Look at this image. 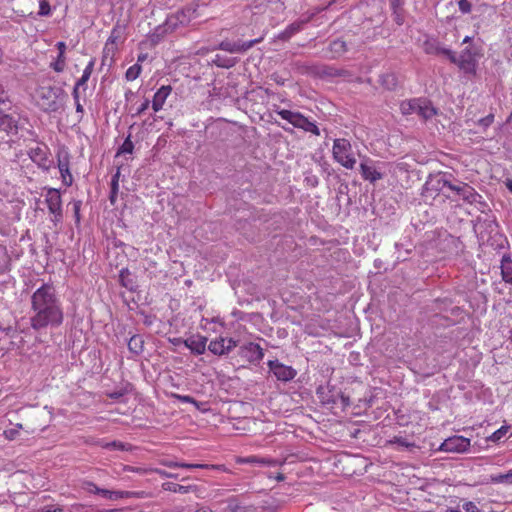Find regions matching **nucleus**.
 I'll list each match as a JSON object with an SVG mask.
<instances>
[{"mask_svg":"<svg viewBox=\"0 0 512 512\" xmlns=\"http://www.w3.org/2000/svg\"><path fill=\"white\" fill-rule=\"evenodd\" d=\"M31 327L40 330L48 326L57 327L63 322L61 303L52 285L43 284L31 297Z\"/></svg>","mask_w":512,"mask_h":512,"instance_id":"f257e3e1","label":"nucleus"},{"mask_svg":"<svg viewBox=\"0 0 512 512\" xmlns=\"http://www.w3.org/2000/svg\"><path fill=\"white\" fill-rule=\"evenodd\" d=\"M332 155L335 162L346 169L355 168L357 159L349 140L345 138H337L333 142Z\"/></svg>","mask_w":512,"mask_h":512,"instance_id":"f03ea898","label":"nucleus"},{"mask_svg":"<svg viewBox=\"0 0 512 512\" xmlns=\"http://www.w3.org/2000/svg\"><path fill=\"white\" fill-rule=\"evenodd\" d=\"M277 115H279L283 120H286L294 127L304 130L305 132H310L314 135H320L319 128L315 124V122L310 121L304 115L299 112L291 111L287 109H280L276 111Z\"/></svg>","mask_w":512,"mask_h":512,"instance_id":"7ed1b4c3","label":"nucleus"},{"mask_svg":"<svg viewBox=\"0 0 512 512\" xmlns=\"http://www.w3.org/2000/svg\"><path fill=\"white\" fill-rule=\"evenodd\" d=\"M442 52L465 73L474 74L476 72V56L469 48L464 49L459 57H456L449 49H443Z\"/></svg>","mask_w":512,"mask_h":512,"instance_id":"20e7f679","label":"nucleus"},{"mask_svg":"<svg viewBox=\"0 0 512 512\" xmlns=\"http://www.w3.org/2000/svg\"><path fill=\"white\" fill-rule=\"evenodd\" d=\"M471 441L469 438L455 435L447 438L438 448L439 451L447 453H464L470 448Z\"/></svg>","mask_w":512,"mask_h":512,"instance_id":"39448f33","label":"nucleus"},{"mask_svg":"<svg viewBox=\"0 0 512 512\" xmlns=\"http://www.w3.org/2000/svg\"><path fill=\"white\" fill-rule=\"evenodd\" d=\"M45 202L52 214V221L58 223L62 219V200L60 192L55 188H49L45 195Z\"/></svg>","mask_w":512,"mask_h":512,"instance_id":"423d86ee","label":"nucleus"},{"mask_svg":"<svg viewBox=\"0 0 512 512\" xmlns=\"http://www.w3.org/2000/svg\"><path fill=\"white\" fill-rule=\"evenodd\" d=\"M70 156L65 148H60L57 152V166L61 174L62 182L66 186H70L73 182V177L69 169Z\"/></svg>","mask_w":512,"mask_h":512,"instance_id":"0eeeda50","label":"nucleus"},{"mask_svg":"<svg viewBox=\"0 0 512 512\" xmlns=\"http://www.w3.org/2000/svg\"><path fill=\"white\" fill-rule=\"evenodd\" d=\"M360 173L364 180L371 183L383 178L382 172L377 168L376 163L368 157H364L360 163Z\"/></svg>","mask_w":512,"mask_h":512,"instance_id":"6e6552de","label":"nucleus"},{"mask_svg":"<svg viewBox=\"0 0 512 512\" xmlns=\"http://www.w3.org/2000/svg\"><path fill=\"white\" fill-rule=\"evenodd\" d=\"M237 346V341L233 338L219 337L212 340L208 345V350L217 356L226 355Z\"/></svg>","mask_w":512,"mask_h":512,"instance_id":"1a4fd4ad","label":"nucleus"},{"mask_svg":"<svg viewBox=\"0 0 512 512\" xmlns=\"http://www.w3.org/2000/svg\"><path fill=\"white\" fill-rule=\"evenodd\" d=\"M49 154V149L45 145H38L29 151L31 160L44 170H49L52 165Z\"/></svg>","mask_w":512,"mask_h":512,"instance_id":"9d476101","label":"nucleus"},{"mask_svg":"<svg viewBox=\"0 0 512 512\" xmlns=\"http://www.w3.org/2000/svg\"><path fill=\"white\" fill-rule=\"evenodd\" d=\"M260 41H261V38L260 39H255V40H251V41H241V40L230 41V40H225V41H222L219 44V48L221 50H224V51L229 52V53H243V52L247 51L248 49H250L251 47H253L255 44L259 43Z\"/></svg>","mask_w":512,"mask_h":512,"instance_id":"9b49d317","label":"nucleus"},{"mask_svg":"<svg viewBox=\"0 0 512 512\" xmlns=\"http://www.w3.org/2000/svg\"><path fill=\"white\" fill-rule=\"evenodd\" d=\"M268 366L274 376L280 381H290L296 376V371L291 367L284 365L277 360L269 361Z\"/></svg>","mask_w":512,"mask_h":512,"instance_id":"f8f14e48","label":"nucleus"},{"mask_svg":"<svg viewBox=\"0 0 512 512\" xmlns=\"http://www.w3.org/2000/svg\"><path fill=\"white\" fill-rule=\"evenodd\" d=\"M240 355L249 362H258L262 360L264 353L258 344L249 342L241 346Z\"/></svg>","mask_w":512,"mask_h":512,"instance_id":"ddd939ff","label":"nucleus"},{"mask_svg":"<svg viewBox=\"0 0 512 512\" xmlns=\"http://www.w3.org/2000/svg\"><path fill=\"white\" fill-rule=\"evenodd\" d=\"M171 92L172 87L170 85H163L156 91L152 100V109L154 112H159L163 109V106Z\"/></svg>","mask_w":512,"mask_h":512,"instance_id":"4468645a","label":"nucleus"},{"mask_svg":"<svg viewBox=\"0 0 512 512\" xmlns=\"http://www.w3.org/2000/svg\"><path fill=\"white\" fill-rule=\"evenodd\" d=\"M448 186L451 190L456 191L458 194H460L464 200L468 201L469 203L477 202L478 198H480V195L475 192V190L467 185L462 184L459 186H454L452 184H449L447 182H444V186Z\"/></svg>","mask_w":512,"mask_h":512,"instance_id":"2eb2a0df","label":"nucleus"},{"mask_svg":"<svg viewBox=\"0 0 512 512\" xmlns=\"http://www.w3.org/2000/svg\"><path fill=\"white\" fill-rule=\"evenodd\" d=\"M184 345L193 353L201 355L206 350L207 338L201 335L191 336L184 340Z\"/></svg>","mask_w":512,"mask_h":512,"instance_id":"dca6fc26","label":"nucleus"},{"mask_svg":"<svg viewBox=\"0 0 512 512\" xmlns=\"http://www.w3.org/2000/svg\"><path fill=\"white\" fill-rule=\"evenodd\" d=\"M56 48L58 50V55L56 59L51 62L50 67L57 73H61L64 71L66 67V43L63 41L57 42Z\"/></svg>","mask_w":512,"mask_h":512,"instance_id":"f3484780","label":"nucleus"},{"mask_svg":"<svg viewBox=\"0 0 512 512\" xmlns=\"http://www.w3.org/2000/svg\"><path fill=\"white\" fill-rule=\"evenodd\" d=\"M135 494H136L135 492H130V491H117V490H108V489H103V488L100 491V495L103 498L108 499L110 501H117L119 499L131 498Z\"/></svg>","mask_w":512,"mask_h":512,"instance_id":"a211bd4d","label":"nucleus"},{"mask_svg":"<svg viewBox=\"0 0 512 512\" xmlns=\"http://www.w3.org/2000/svg\"><path fill=\"white\" fill-rule=\"evenodd\" d=\"M436 114L435 108L426 99H419L417 115L423 119H429Z\"/></svg>","mask_w":512,"mask_h":512,"instance_id":"6ab92c4d","label":"nucleus"},{"mask_svg":"<svg viewBox=\"0 0 512 512\" xmlns=\"http://www.w3.org/2000/svg\"><path fill=\"white\" fill-rule=\"evenodd\" d=\"M0 129L9 133L17 131V124L13 117L0 112Z\"/></svg>","mask_w":512,"mask_h":512,"instance_id":"aec40b11","label":"nucleus"},{"mask_svg":"<svg viewBox=\"0 0 512 512\" xmlns=\"http://www.w3.org/2000/svg\"><path fill=\"white\" fill-rule=\"evenodd\" d=\"M419 99H411L401 102L400 110L403 115L417 114Z\"/></svg>","mask_w":512,"mask_h":512,"instance_id":"412c9836","label":"nucleus"},{"mask_svg":"<svg viewBox=\"0 0 512 512\" xmlns=\"http://www.w3.org/2000/svg\"><path fill=\"white\" fill-rule=\"evenodd\" d=\"M144 341L139 335L132 336L128 341V349L134 355H139L143 351Z\"/></svg>","mask_w":512,"mask_h":512,"instance_id":"4be33fe9","label":"nucleus"},{"mask_svg":"<svg viewBox=\"0 0 512 512\" xmlns=\"http://www.w3.org/2000/svg\"><path fill=\"white\" fill-rule=\"evenodd\" d=\"M239 462L240 463H256V464L267 465V466H277V465L281 464L280 462H278L277 460H274V459L260 458V457H256V456L242 458L241 460H239Z\"/></svg>","mask_w":512,"mask_h":512,"instance_id":"5701e85b","label":"nucleus"},{"mask_svg":"<svg viewBox=\"0 0 512 512\" xmlns=\"http://www.w3.org/2000/svg\"><path fill=\"white\" fill-rule=\"evenodd\" d=\"M162 464L164 466H167L169 468H186V469H194V468H210L211 466L207 464H189V463H183V462H175V461H162Z\"/></svg>","mask_w":512,"mask_h":512,"instance_id":"b1692460","label":"nucleus"},{"mask_svg":"<svg viewBox=\"0 0 512 512\" xmlns=\"http://www.w3.org/2000/svg\"><path fill=\"white\" fill-rule=\"evenodd\" d=\"M95 59H91L83 70L82 76L77 80L78 86H85L94 70Z\"/></svg>","mask_w":512,"mask_h":512,"instance_id":"393cba45","label":"nucleus"},{"mask_svg":"<svg viewBox=\"0 0 512 512\" xmlns=\"http://www.w3.org/2000/svg\"><path fill=\"white\" fill-rule=\"evenodd\" d=\"M162 487L165 491L181 493V494H186L191 490L190 486H183V485L173 483V482H166L162 485Z\"/></svg>","mask_w":512,"mask_h":512,"instance_id":"a878e982","label":"nucleus"},{"mask_svg":"<svg viewBox=\"0 0 512 512\" xmlns=\"http://www.w3.org/2000/svg\"><path fill=\"white\" fill-rule=\"evenodd\" d=\"M501 273L505 282H512V261L504 258L501 262Z\"/></svg>","mask_w":512,"mask_h":512,"instance_id":"bb28decb","label":"nucleus"},{"mask_svg":"<svg viewBox=\"0 0 512 512\" xmlns=\"http://www.w3.org/2000/svg\"><path fill=\"white\" fill-rule=\"evenodd\" d=\"M142 71V67L139 63H136L129 67L126 71L125 78L127 81L136 80Z\"/></svg>","mask_w":512,"mask_h":512,"instance_id":"cd10ccee","label":"nucleus"},{"mask_svg":"<svg viewBox=\"0 0 512 512\" xmlns=\"http://www.w3.org/2000/svg\"><path fill=\"white\" fill-rule=\"evenodd\" d=\"M330 48L335 56H340L347 51L346 43L340 39L333 41Z\"/></svg>","mask_w":512,"mask_h":512,"instance_id":"c85d7f7f","label":"nucleus"},{"mask_svg":"<svg viewBox=\"0 0 512 512\" xmlns=\"http://www.w3.org/2000/svg\"><path fill=\"white\" fill-rule=\"evenodd\" d=\"M381 84L387 89H393L397 80L394 74H384L380 77Z\"/></svg>","mask_w":512,"mask_h":512,"instance_id":"c756f323","label":"nucleus"},{"mask_svg":"<svg viewBox=\"0 0 512 512\" xmlns=\"http://www.w3.org/2000/svg\"><path fill=\"white\" fill-rule=\"evenodd\" d=\"M119 171H117V173L115 175H113L112 177V180H111V195H110V200L112 203L115 202V198L117 196V193H118V189H119Z\"/></svg>","mask_w":512,"mask_h":512,"instance_id":"7c9ffc66","label":"nucleus"},{"mask_svg":"<svg viewBox=\"0 0 512 512\" xmlns=\"http://www.w3.org/2000/svg\"><path fill=\"white\" fill-rule=\"evenodd\" d=\"M133 149H134V144L131 141L130 136H128L125 139V141L123 142V144L121 145V147L119 148L118 154H125V153L131 154L133 152Z\"/></svg>","mask_w":512,"mask_h":512,"instance_id":"2f4dec72","label":"nucleus"},{"mask_svg":"<svg viewBox=\"0 0 512 512\" xmlns=\"http://www.w3.org/2000/svg\"><path fill=\"white\" fill-rule=\"evenodd\" d=\"M509 430V426L507 425H504V426H501L498 430H496L490 437L489 439L492 441V442H497L499 441L502 437H504L507 432Z\"/></svg>","mask_w":512,"mask_h":512,"instance_id":"473e14b6","label":"nucleus"},{"mask_svg":"<svg viewBox=\"0 0 512 512\" xmlns=\"http://www.w3.org/2000/svg\"><path fill=\"white\" fill-rule=\"evenodd\" d=\"M104 447L107 449H110V450H129L130 449L129 444H126V443H123L120 441L109 442Z\"/></svg>","mask_w":512,"mask_h":512,"instance_id":"72a5a7b5","label":"nucleus"},{"mask_svg":"<svg viewBox=\"0 0 512 512\" xmlns=\"http://www.w3.org/2000/svg\"><path fill=\"white\" fill-rule=\"evenodd\" d=\"M301 27H302V23L301 22H296V23L291 24L284 31V33H283L284 37H286V38L291 37L292 35H294L298 31H300Z\"/></svg>","mask_w":512,"mask_h":512,"instance_id":"f704fd0d","label":"nucleus"},{"mask_svg":"<svg viewBox=\"0 0 512 512\" xmlns=\"http://www.w3.org/2000/svg\"><path fill=\"white\" fill-rule=\"evenodd\" d=\"M40 16H49L51 14V6L47 0L39 1V12Z\"/></svg>","mask_w":512,"mask_h":512,"instance_id":"c9c22d12","label":"nucleus"},{"mask_svg":"<svg viewBox=\"0 0 512 512\" xmlns=\"http://www.w3.org/2000/svg\"><path fill=\"white\" fill-rule=\"evenodd\" d=\"M461 507H462V510H463L464 512H483V511H482V510H480V509L478 508V506H477L474 502H472V501H465V502H463V504H462V506H461Z\"/></svg>","mask_w":512,"mask_h":512,"instance_id":"e433bc0d","label":"nucleus"},{"mask_svg":"<svg viewBox=\"0 0 512 512\" xmlns=\"http://www.w3.org/2000/svg\"><path fill=\"white\" fill-rule=\"evenodd\" d=\"M84 489H85L87 492H89V493L98 494V495H100V491L102 490V488L97 487V486H96L94 483H92V482H87V483H85Z\"/></svg>","mask_w":512,"mask_h":512,"instance_id":"4c0bfd02","label":"nucleus"},{"mask_svg":"<svg viewBox=\"0 0 512 512\" xmlns=\"http://www.w3.org/2000/svg\"><path fill=\"white\" fill-rule=\"evenodd\" d=\"M444 48L434 46L433 44L427 42L425 45V50L427 53H436V54H443L442 50Z\"/></svg>","mask_w":512,"mask_h":512,"instance_id":"58836bf2","label":"nucleus"},{"mask_svg":"<svg viewBox=\"0 0 512 512\" xmlns=\"http://www.w3.org/2000/svg\"><path fill=\"white\" fill-rule=\"evenodd\" d=\"M493 121H494V116L492 114H490L484 118H481L478 121V124L484 128H487L493 123Z\"/></svg>","mask_w":512,"mask_h":512,"instance_id":"ea45409f","label":"nucleus"},{"mask_svg":"<svg viewBox=\"0 0 512 512\" xmlns=\"http://www.w3.org/2000/svg\"><path fill=\"white\" fill-rule=\"evenodd\" d=\"M459 9L462 13H469L471 11V4L467 0H459Z\"/></svg>","mask_w":512,"mask_h":512,"instance_id":"a19ab883","label":"nucleus"},{"mask_svg":"<svg viewBox=\"0 0 512 512\" xmlns=\"http://www.w3.org/2000/svg\"><path fill=\"white\" fill-rule=\"evenodd\" d=\"M18 434V429L16 428H11L4 431V435L8 440H14L18 436Z\"/></svg>","mask_w":512,"mask_h":512,"instance_id":"79ce46f5","label":"nucleus"},{"mask_svg":"<svg viewBox=\"0 0 512 512\" xmlns=\"http://www.w3.org/2000/svg\"><path fill=\"white\" fill-rule=\"evenodd\" d=\"M175 397L182 403L196 404V400L189 395H175Z\"/></svg>","mask_w":512,"mask_h":512,"instance_id":"37998d69","label":"nucleus"},{"mask_svg":"<svg viewBox=\"0 0 512 512\" xmlns=\"http://www.w3.org/2000/svg\"><path fill=\"white\" fill-rule=\"evenodd\" d=\"M511 475H512V470H510L507 474L499 475L497 478L494 479V481L508 482L510 480Z\"/></svg>","mask_w":512,"mask_h":512,"instance_id":"c03bdc74","label":"nucleus"},{"mask_svg":"<svg viewBox=\"0 0 512 512\" xmlns=\"http://www.w3.org/2000/svg\"><path fill=\"white\" fill-rule=\"evenodd\" d=\"M150 105L149 99H145L144 102L138 108L136 115H141Z\"/></svg>","mask_w":512,"mask_h":512,"instance_id":"a18cd8bd","label":"nucleus"},{"mask_svg":"<svg viewBox=\"0 0 512 512\" xmlns=\"http://www.w3.org/2000/svg\"><path fill=\"white\" fill-rule=\"evenodd\" d=\"M41 512H62V509L59 506H46Z\"/></svg>","mask_w":512,"mask_h":512,"instance_id":"49530a36","label":"nucleus"},{"mask_svg":"<svg viewBox=\"0 0 512 512\" xmlns=\"http://www.w3.org/2000/svg\"><path fill=\"white\" fill-rule=\"evenodd\" d=\"M81 87L82 86H78V83L76 82V84L74 86V89H73V92H72V95H73V98H74L75 102H78V100L80 99L79 89Z\"/></svg>","mask_w":512,"mask_h":512,"instance_id":"de8ad7c7","label":"nucleus"},{"mask_svg":"<svg viewBox=\"0 0 512 512\" xmlns=\"http://www.w3.org/2000/svg\"><path fill=\"white\" fill-rule=\"evenodd\" d=\"M125 471H129V472H136V473H145L146 470L145 469H142V468H137V467H132V466H126L124 468Z\"/></svg>","mask_w":512,"mask_h":512,"instance_id":"09e8293b","label":"nucleus"},{"mask_svg":"<svg viewBox=\"0 0 512 512\" xmlns=\"http://www.w3.org/2000/svg\"><path fill=\"white\" fill-rule=\"evenodd\" d=\"M7 99V94L4 87L0 84V103H4Z\"/></svg>","mask_w":512,"mask_h":512,"instance_id":"8fccbe9b","label":"nucleus"},{"mask_svg":"<svg viewBox=\"0 0 512 512\" xmlns=\"http://www.w3.org/2000/svg\"><path fill=\"white\" fill-rule=\"evenodd\" d=\"M155 472L158 473L161 477L172 478V473H168L164 470L156 469Z\"/></svg>","mask_w":512,"mask_h":512,"instance_id":"3c124183","label":"nucleus"},{"mask_svg":"<svg viewBox=\"0 0 512 512\" xmlns=\"http://www.w3.org/2000/svg\"><path fill=\"white\" fill-rule=\"evenodd\" d=\"M214 62L218 65V66H222V67H229V66H232L233 65V62H230V63H223L220 61V58L219 56H216V59L214 60Z\"/></svg>","mask_w":512,"mask_h":512,"instance_id":"603ef678","label":"nucleus"},{"mask_svg":"<svg viewBox=\"0 0 512 512\" xmlns=\"http://www.w3.org/2000/svg\"><path fill=\"white\" fill-rule=\"evenodd\" d=\"M56 108L57 107L55 102L48 103L47 106H44V109L47 111H55Z\"/></svg>","mask_w":512,"mask_h":512,"instance_id":"864d4df0","label":"nucleus"},{"mask_svg":"<svg viewBox=\"0 0 512 512\" xmlns=\"http://www.w3.org/2000/svg\"><path fill=\"white\" fill-rule=\"evenodd\" d=\"M194 512H213V511L207 507H200L197 510H195Z\"/></svg>","mask_w":512,"mask_h":512,"instance_id":"5fc2aeb1","label":"nucleus"},{"mask_svg":"<svg viewBox=\"0 0 512 512\" xmlns=\"http://www.w3.org/2000/svg\"><path fill=\"white\" fill-rule=\"evenodd\" d=\"M76 104V111L77 112H83V106L80 104V101L78 100V102H75Z\"/></svg>","mask_w":512,"mask_h":512,"instance_id":"6e6d98bb","label":"nucleus"},{"mask_svg":"<svg viewBox=\"0 0 512 512\" xmlns=\"http://www.w3.org/2000/svg\"><path fill=\"white\" fill-rule=\"evenodd\" d=\"M506 186L512 192V179H507Z\"/></svg>","mask_w":512,"mask_h":512,"instance_id":"4d7b16f0","label":"nucleus"},{"mask_svg":"<svg viewBox=\"0 0 512 512\" xmlns=\"http://www.w3.org/2000/svg\"><path fill=\"white\" fill-rule=\"evenodd\" d=\"M284 478H285V477H284V475H283V474H281V473H279V474H277V476H275V479H276L277 481H283V480H284Z\"/></svg>","mask_w":512,"mask_h":512,"instance_id":"13d9d810","label":"nucleus"},{"mask_svg":"<svg viewBox=\"0 0 512 512\" xmlns=\"http://www.w3.org/2000/svg\"><path fill=\"white\" fill-rule=\"evenodd\" d=\"M145 59H146V55L145 54H141V55L138 56L137 61L139 63V62H143Z\"/></svg>","mask_w":512,"mask_h":512,"instance_id":"bf43d9fd","label":"nucleus"},{"mask_svg":"<svg viewBox=\"0 0 512 512\" xmlns=\"http://www.w3.org/2000/svg\"><path fill=\"white\" fill-rule=\"evenodd\" d=\"M75 214L77 217L79 216V204H75Z\"/></svg>","mask_w":512,"mask_h":512,"instance_id":"052dcab7","label":"nucleus"},{"mask_svg":"<svg viewBox=\"0 0 512 512\" xmlns=\"http://www.w3.org/2000/svg\"><path fill=\"white\" fill-rule=\"evenodd\" d=\"M471 41V37L469 36H466L464 39H463V43H468Z\"/></svg>","mask_w":512,"mask_h":512,"instance_id":"680f3d73","label":"nucleus"},{"mask_svg":"<svg viewBox=\"0 0 512 512\" xmlns=\"http://www.w3.org/2000/svg\"><path fill=\"white\" fill-rule=\"evenodd\" d=\"M448 512H464L462 509L459 510V509H450L448 510Z\"/></svg>","mask_w":512,"mask_h":512,"instance_id":"e2e57ef3","label":"nucleus"},{"mask_svg":"<svg viewBox=\"0 0 512 512\" xmlns=\"http://www.w3.org/2000/svg\"><path fill=\"white\" fill-rule=\"evenodd\" d=\"M14 428L18 429L19 431L20 429H22V424H17Z\"/></svg>","mask_w":512,"mask_h":512,"instance_id":"0e129e2a","label":"nucleus"},{"mask_svg":"<svg viewBox=\"0 0 512 512\" xmlns=\"http://www.w3.org/2000/svg\"><path fill=\"white\" fill-rule=\"evenodd\" d=\"M396 21H397V23H398V24H402V20H401V18L397 17V18H396Z\"/></svg>","mask_w":512,"mask_h":512,"instance_id":"69168bd1","label":"nucleus"},{"mask_svg":"<svg viewBox=\"0 0 512 512\" xmlns=\"http://www.w3.org/2000/svg\"><path fill=\"white\" fill-rule=\"evenodd\" d=\"M109 40H110V41H112V42H114V39H113V37H112V36H111V37H109Z\"/></svg>","mask_w":512,"mask_h":512,"instance_id":"338daca9","label":"nucleus"},{"mask_svg":"<svg viewBox=\"0 0 512 512\" xmlns=\"http://www.w3.org/2000/svg\"><path fill=\"white\" fill-rule=\"evenodd\" d=\"M508 482H512V475H511L510 480Z\"/></svg>","mask_w":512,"mask_h":512,"instance_id":"774afa93","label":"nucleus"}]
</instances>
